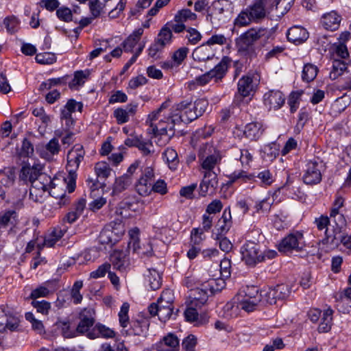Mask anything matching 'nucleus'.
<instances>
[{
    "instance_id": "1",
    "label": "nucleus",
    "mask_w": 351,
    "mask_h": 351,
    "mask_svg": "<svg viewBox=\"0 0 351 351\" xmlns=\"http://www.w3.org/2000/svg\"><path fill=\"white\" fill-rule=\"evenodd\" d=\"M293 0H255L243 10L234 20L235 27H243L252 23H259L266 17H280L291 7Z\"/></svg>"
},
{
    "instance_id": "2",
    "label": "nucleus",
    "mask_w": 351,
    "mask_h": 351,
    "mask_svg": "<svg viewBox=\"0 0 351 351\" xmlns=\"http://www.w3.org/2000/svg\"><path fill=\"white\" fill-rule=\"evenodd\" d=\"M169 102L165 101L160 107L153 111L148 115L146 121L149 125L147 132L152 134L157 138L156 143L159 146H164L169 143L171 138L174 135V126L177 123L174 121V116L172 112L165 116V110L169 107Z\"/></svg>"
},
{
    "instance_id": "3",
    "label": "nucleus",
    "mask_w": 351,
    "mask_h": 351,
    "mask_svg": "<svg viewBox=\"0 0 351 351\" xmlns=\"http://www.w3.org/2000/svg\"><path fill=\"white\" fill-rule=\"evenodd\" d=\"M271 36V30L266 27H251L236 38V47L239 52L251 54L254 52L255 45L258 40H268Z\"/></svg>"
},
{
    "instance_id": "4",
    "label": "nucleus",
    "mask_w": 351,
    "mask_h": 351,
    "mask_svg": "<svg viewBox=\"0 0 351 351\" xmlns=\"http://www.w3.org/2000/svg\"><path fill=\"white\" fill-rule=\"evenodd\" d=\"M56 180H52L50 176L43 173L31 182L32 186L29 189V197L36 202H40L44 199L47 193L55 198H62L64 196V192L58 193L56 190L57 184Z\"/></svg>"
},
{
    "instance_id": "5",
    "label": "nucleus",
    "mask_w": 351,
    "mask_h": 351,
    "mask_svg": "<svg viewBox=\"0 0 351 351\" xmlns=\"http://www.w3.org/2000/svg\"><path fill=\"white\" fill-rule=\"evenodd\" d=\"M85 151L82 145L77 144L67 154L66 170L68 176L64 178V181L66 184L69 193H72L75 189L77 178V171L80 163L83 161Z\"/></svg>"
},
{
    "instance_id": "6",
    "label": "nucleus",
    "mask_w": 351,
    "mask_h": 351,
    "mask_svg": "<svg viewBox=\"0 0 351 351\" xmlns=\"http://www.w3.org/2000/svg\"><path fill=\"white\" fill-rule=\"evenodd\" d=\"M171 291H162L157 303H152L148 308L152 315H158L161 322H165L170 318L173 313Z\"/></svg>"
},
{
    "instance_id": "7",
    "label": "nucleus",
    "mask_w": 351,
    "mask_h": 351,
    "mask_svg": "<svg viewBox=\"0 0 351 351\" xmlns=\"http://www.w3.org/2000/svg\"><path fill=\"white\" fill-rule=\"evenodd\" d=\"M262 294L254 287H247L241 291L238 295V301L241 309L250 313L255 311L261 301Z\"/></svg>"
},
{
    "instance_id": "8",
    "label": "nucleus",
    "mask_w": 351,
    "mask_h": 351,
    "mask_svg": "<svg viewBox=\"0 0 351 351\" xmlns=\"http://www.w3.org/2000/svg\"><path fill=\"white\" fill-rule=\"evenodd\" d=\"M304 234L302 231H293L283 238L278 244V249L281 252H289L293 250L301 252L305 247Z\"/></svg>"
},
{
    "instance_id": "9",
    "label": "nucleus",
    "mask_w": 351,
    "mask_h": 351,
    "mask_svg": "<svg viewBox=\"0 0 351 351\" xmlns=\"http://www.w3.org/2000/svg\"><path fill=\"white\" fill-rule=\"evenodd\" d=\"M323 169L322 162L318 158L308 160L304 170L303 182L308 185L319 184L322 179Z\"/></svg>"
},
{
    "instance_id": "10",
    "label": "nucleus",
    "mask_w": 351,
    "mask_h": 351,
    "mask_svg": "<svg viewBox=\"0 0 351 351\" xmlns=\"http://www.w3.org/2000/svg\"><path fill=\"white\" fill-rule=\"evenodd\" d=\"M172 113L174 121H176L177 123L180 122L189 123L199 117L193 109L192 102L188 101H183L175 105L173 107Z\"/></svg>"
},
{
    "instance_id": "11",
    "label": "nucleus",
    "mask_w": 351,
    "mask_h": 351,
    "mask_svg": "<svg viewBox=\"0 0 351 351\" xmlns=\"http://www.w3.org/2000/svg\"><path fill=\"white\" fill-rule=\"evenodd\" d=\"M124 232V228L122 224L110 223L102 229L98 239L101 244L113 245L121 239Z\"/></svg>"
},
{
    "instance_id": "12",
    "label": "nucleus",
    "mask_w": 351,
    "mask_h": 351,
    "mask_svg": "<svg viewBox=\"0 0 351 351\" xmlns=\"http://www.w3.org/2000/svg\"><path fill=\"white\" fill-rule=\"evenodd\" d=\"M241 252L242 260L247 265L254 266L256 263L265 261V256H263L259 245L253 241H247L241 247Z\"/></svg>"
},
{
    "instance_id": "13",
    "label": "nucleus",
    "mask_w": 351,
    "mask_h": 351,
    "mask_svg": "<svg viewBox=\"0 0 351 351\" xmlns=\"http://www.w3.org/2000/svg\"><path fill=\"white\" fill-rule=\"evenodd\" d=\"M130 239L128 243V248L132 250L134 253L140 255L150 256L153 254L152 247L149 243L144 245L143 247L140 246L139 230L137 228L131 229L128 232Z\"/></svg>"
},
{
    "instance_id": "14",
    "label": "nucleus",
    "mask_w": 351,
    "mask_h": 351,
    "mask_svg": "<svg viewBox=\"0 0 351 351\" xmlns=\"http://www.w3.org/2000/svg\"><path fill=\"white\" fill-rule=\"evenodd\" d=\"M218 186L217 173L213 171H204V178L199 185V194L205 197L215 193Z\"/></svg>"
},
{
    "instance_id": "15",
    "label": "nucleus",
    "mask_w": 351,
    "mask_h": 351,
    "mask_svg": "<svg viewBox=\"0 0 351 351\" xmlns=\"http://www.w3.org/2000/svg\"><path fill=\"white\" fill-rule=\"evenodd\" d=\"M95 312L91 308H85L80 313V322L76 328V332L79 334L89 332L88 330L95 323Z\"/></svg>"
},
{
    "instance_id": "16",
    "label": "nucleus",
    "mask_w": 351,
    "mask_h": 351,
    "mask_svg": "<svg viewBox=\"0 0 351 351\" xmlns=\"http://www.w3.org/2000/svg\"><path fill=\"white\" fill-rule=\"evenodd\" d=\"M285 101V97L280 90H271L263 96L264 104L269 110H278L284 105Z\"/></svg>"
},
{
    "instance_id": "17",
    "label": "nucleus",
    "mask_w": 351,
    "mask_h": 351,
    "mask_svg": "<svg viewBox=\"0 0 351 351\" xmlns=\"http://www.w3.org/2000/svg\"><path fill=\"white\" fill-rule=\"evenodd\" d=\"M43 167L40 164H34L32 166L25 165L20 171L19 179L25 182H32L37 179L42 173Z\"/></svg>"
},
{
    "instance_id": "18",
    "label": "nucleus",
    "mask_w": 351,
    "mask_h": 351,
    "mask_svg": "<svg viewBox=\"0 0 351 351\" xmlns=\"http://www.w3.org/2000/svg\"><path fill=\"white\" fill-rule=\"evenodd\" d=\"M156 351H179L180 341L177 336L169 333L156 345Z\"/></svg>"
},
{
    "instance_id": "19",
    "label": "nucleus",
    "mask_w": 351,
    "mask_h": 351,
    "mask_svg": "<svg viewBox=\"0 0 351 351\" xmlns=\"http://www.w3.org/2000/svg\"><path fill=\"white\" fill-rule=\"evenodd\" d=\"M287 36L290 42L295 45H300L308 39L309 34L304 27L294 25L288 29Z\"/></svg>"
},
{
    "instance_id": "20",
    "label": "nucleus",
    "mask_w": 351,
    "mask_h": 351,
    "mask_svg": "<svg viewBox=\"0 0 351 351\" xmlns=\"http://www.w3.org/2000/svg\"><path fill=\"white\" fill-rule=\"evenodd\" d=\"M215 55V49L206 43L196 47L193 51V58L195 61L204 62L211 60Z\"/></svg>"
},
{
    "instance_id": "21",
    "label": "nucleus",
    "mask_w": 351,
    "mask_h": 351,
    "mask_svg": "<svg viewBox=\"0 0 351 351\" xmlns=\"http://www.w3.org/2000/svg\"><path fill=\"white\" fill-rule=\"evenodd\" d=\"M110 261L114 269L125 271L129 265V259L125 252L114 250L110 256Z\"/></svg>"
},
{
    "instance_id": "22",
    "label": "nucleus",
    "mask_w": 351,
    "mask_h": 351,
    "mask_svg": "<svg viewBox=\"0 0 351 351\" xmlns=\"http://www.w3.org/2000/svg\"><path fill=\"white\" fill-rule=\"evenodd\" d=\"M18 222V214L14 210H7L0 213V228L12 229Z\"/></svg>"
},
{
    "instance_id": "23",
    "label": "nucleus",
    "mask_w": 351,
    "mask_h": 351,
    "mask_svg": "<svg viewBox=\"0 0 351 351\" xmlns=\"http://www.w3.org/2000/svg\"><path fill=\"white\" fill-rule=\"evenodd\" d=\"M115 336V332L101 324H97L91 331L87 333V337L89 339H95L99 337L106 339L113 338Z\"/></svg>"
},
{
    "instance_id": "24",
    "label": "nucleus",
    "mask_w": 351,
    "mask_h": 351,
    "mask_svg": "<svg viewBox=\"0 0 351 351\" xmlns=\"http://www.w3.org/2000/svg\"><path fill=\"white\" fill-rule=\"evenodd\" d=\"M19 327L18 317L8 315H0V332L16 331Z\"/></svg>"
},
{
    "instance_id": "25",
    "label": "nucleus",
    "mask_w": 351,
    "mask_h": 351,
    "mask_svg": "<svg viewBox=\"0 0 351 351\" xmlns=\"http://www.w3.org/2000/svg\"><path fill=\"white\" fill-rule=\"evenodd\" d=\"M238 94L236 95V99L239 97H246L254 90L252 77L248 75L243 76L239 79L238 84Z\"/></svg>"
},
{
    "instance_id": "26",
    "label": "nucleus",
    "mask_w": 351,
    "mask_h": 351,
    "mask_svg": "<svg viewBox=\"0 0 351 351\" xmlns=\"http://www.w3.org/2000/svg\"><path fill=\"white\" fill-rule=\"evenodd\" d=\"M341 19L336 12L332 11L322 16V23L326 29L335 31L339 28Z\"/></svg>"
},
{
    "instance_id": "27",
    "label": "nucleus",
    "mask_w": 351,
    "mask_h": 351,
    "mask_svg": "<svg viewBox=\"0 0 351 351\" xmlns=\"http://www.w3.org/2000/svg\"><path fill=\"white\" fill-rule=\"evenodd\" d=\"M231 226L230 210V208H226L216 226L217 236H223L226 234L229 231Z\"/></svg>"
},
{
    "instance_id": "28",
    "label": "nucleus",
    "mask_w": 351,
    "mask_h": 351,
    "mask_svg": "<svg viewBox=\"0 0 351 351\" xmlns=\"http://www.w3.org/2000/svg\"><path fill=\"white\" fill-rule=\"evenodd\" d=\"M230 62L231 60L229 57L224 56L213 69L208 71L212 79H215L216 81L221 80L226 75Z\"/></svg>"
},
{
    "instance_id": "29",
    "label": "nucleus",
    "mask_w": 351,
    "mask_h": 351,
    "mask_svg": "<svg viewBox=\"0 0 351 351\" xmlns=\"http://www.w3.org/2000/svg\"><path fill=\"white\" fill-rule=\"evenodd\" d=\"M230 62L231 60L229 57L224 56L213 69L208 71L212 79H215L216 81L221 80L226 75Z\"/></svg>"
},
{
    "instance_id": "30",
    "label": "nucleus",
    "mask_w": 351,
    "mask_h": 351,
    "mask_svg": "<svg viewBox=\"0 0 351 351\" xmlns=\"http://www.w3.org/2000/svg\"><path fill=\"white\" fill-rule=\"evenodd\" d=\"M264 128L260 122H252L245 126L243 134L246 138L256 141L263 134Z\"/></svg>"
},
{
    "instance_id": "31",
    "label": "nucleus",
    "mask_w": 351,
    "mask_h": 351,
    "mask_svg": "<svg viewBox=\"0 0 351 351\" xmlns=\"http://www.w3.org/2000/svg\"><path fill=\"white\" fill-rule=\"evenodd\" d=\"M209 295L210 294L208 290L203 287L201 289L197 288L193 289L190 295L191 305L201 306L207 302Z\"/></svg>"
},
{
    "instance_id": "32",
    "label": "nucleus",
    "mask_w": 351,
    "mask_h": 351,
    "mask_svg": "<svg viewBox=\"0 0 351 351\" xmlns=\"http://www.w3.org/2000/svg\"><path fill=\"white\" fill-rule=\"evenodd\" d=\"M184 317L187 322L194 323L195 326L204 324L208 321L206 315H199L197 310L193 306L186 308L184 311Z\"/></svg>"
},
{
    "instance_id": "33",
    "label": "nucleus",
    "mask_w": 351,
    "mask_h": 351,
    "mask_svg": "<svg viewBox=\"0 0 351 351\" xmlns=\"http://www.w3.org/2000/svg\"><path fill=\"white\" fill-rule=\"evenodd\" d=\"M132 182L131 177L128 174H124L117 178L113 184L112 195H117L128 189Z\"/></svg>"
},
{
    "instance_id": "34",
    "label": "nucleus",
    "mask_w": 351,
    "mask_h": 351,
    "mask_svg": "<svg viewBox=\"0 0 351 351\" xmlns=\"http://www.w3.org/2000/svg\"><path fill=\"white\" fill-rule=\"evenodd\" d=\"M143 34V29L138 28L135 30L128 38L123 43V47L125 52H132L134 47L139 42L141 36Z\"/></svg>"
},
{
    "instance_id": "35",
    "label": "nucleus",
    "mask_w": 351,
    "mask_h": 351,
    "mask_svg": "<svg viewBox=\"0 0 351 351\" xmlns=\"http://www.w3.org/2000/svg\"><path fill=\"white\" fill-rule=\"evenodd\" d=\"M225 278H210L202 285L208 290L210 295L221 291L226 287Z\"/></svg>"
},
{
    "instance_id": "36",
    "label": "nucleus",
    "mask_w": 351,
    "mask_h": 351,
    "mask_svg": "<svg viewBox=\"0 0 351 351\" xmlns=\"http://www.w3.org/2000/svg\"><path fill=\"white\" fill-rule=\"evenodd\" d=\"M168 25L167 23L160 29L155 39L156 42L164 47L171 44L173 38L171 29Z\"/></svg>"
},
{
    "instance_id": "37",
    "label": "nucleus",
    "mask_w": 351,
    "mask_h": 351,
    "mask_svg": "<svg viewBox=\"0 0 351 351\" xmlns=\"http://www.w3.org/2000/svg\"><path fill=\"white\" fill-rule=\"evenodd\" d=\"M332 313V309L328 308L322 313L321 322L318 326V331L319 332H327L331 329Z\"/></svg>"
},
{
    "instance_id": "38",
    "label": "nucleus",
    "mask_w": 351,
    "mask_h": 351,
    "mask_svg": "<svg viewBox=\"0 0 351 351\" xmlns=\"http://www.w3.org/2000/svg\"><path fill=\"white\" fill-rule=\"evenodd\" d=\"M146 279L152 290H157L161 287L162 277L160 274L156 269H149Z\"/></svg>"
},
{
    "instance_id": "39",
    "label": "nucleus",
    "mask_w": 351,
    "mask_h": 351,
    "mask_svg": "<svg viewBox=\"0 0 351 351\" xmlns=\"http://www.w3.org/2000/svg\"><path fill=\"white\" fill-rule=\"evenodd\" d=\"M89 76L88 71H77L74 73L73 79L69 83L70 88H77L82 86Z\"/></svg>"
},
{
    "instance_id": "40",
    "label": "nucleus",
    "mask_w": 351,
    "mask_h": 351,
    "mask_svg": "<svg viewBox=\"0 0 351 351\" xmlns=\"http://www.w3.org/2000/svg\"><path fill=\"white\" fill-rule=\"evenodd\" d=\"M163 157L171 170H176L177 169L179 160L178 154L175 149L171 147L167 148L163 153Z\"/></svg>"
},
{
    "instance_id": "41",
    "label": "nucleus",
    "mask_w": 351,
    "mask_h": 351,
    "mask_svg": "<svg viewBox=\"0 0 351 351\" xmlns=\"http://www.w3.org/2000/svg\"><path fill=\"white\" fill-rule=\"evenodd\" d=\"M241 308L239 303L234 302H227L223 307V316L227 319L237 317L240 313Z\"/></svg>"
},
{
    "instance_id": "42",
    "label": "nucleus",
    "mask_w": 351,
    "mask_h": 351,
    "mask_svg": "<svg viewBox=\"0 0 351 351\" xmlns=\"http://www.w3.org/2000/svg\"><path fill=\"white\" fill-rule=\"evenodd\" d=\"M66 232L65 230L60 228H55L52 232L45 239V245L51 247L54 246L58 241H59Z\"/></svg>"
},
{
    "instance_id": "43",
    "label": "nucleus",
    "mask_w": 351,
    "mask_h": 351,
    "mask_svg": "<svg viewBox=\"0 0 351 351\" xmlns=\"http://www.w3.org/2000/svg\"><path fill=\"white\" fill-rule=\"evenodd\" d=\"M110 0H90L89 1V10L93 18L99 17L103 12L104 8L107 5V3Z\"/></svg>"
},
{
    "instance_id": "44",
    "label": "nucleus",
    "mask_w": 351,
    "mask_h": 351,
    "mask_svg": "<svg viewBox=\"0 0 351 351\" xmlns=\"http://www.w3.org/2000/svg\"><path fill=\"white\" fill-rule=\"evenodd\" d=\"M347 69L346 64L341 60H334L332 64V70L330 72V78L332 80H336Z\"/></svg>"
},
{
    "instance_id": "45",
    "label": "nucleus",
    "mask_w": 351,
    "mask_h": 351,
    "mask_svg": "<svg viewBox=\"0 0 351 351\" xmlns=\"http://www.w3.org/2000/svg\"><path fill=\"white\" fill-rule=\"evenodd\" d=\"M201 162V166L205 171H213L217 164H218L221 160L220 154L214 155L210 157L206 156V158H199Z\"/></svg>"
},
{
    "instance_id": "46",
    "label": "nucleus",
    "mask_w": 351,
    "mask_h": 351,
    "mask_svg": "<svg viewBox=\"0 0 351 351\" xmlns=\"http://www.w3.org/2000/svg\"><path fill=\"white\" fill-rule=\"evenodd\" d=\"M112 171V169L106 162H98L95 165V172L97 178L106 179L110 176Z\"/></svg>"
},
{
    "instance_id": "47",
    "label": "nucleus",
    "mask_w": 351,
    "mask_h": 351,
    "mask_svg": "<svg viewBox=\"0 0 351 351\" xmlns=\"http://www.w3.org/2000/svg\"><path fill=\"white\" fill-rule=\"evenodd\" d=\"M152 182L139 178L135 184L136 192L141 196H148L152 192Z\"/></svg>"
},
{
    "instance_id": "48",
    "label": "nucleus",
    "mask_w": 351,
    "mask_h": 351,
    "mask_svg": "<svg viewBox=\"0 0 351 351\" xmlns=\"http://www.w3.org/2000/svg\"><path fill=\"white\" fill-rule=\"evenodd\" d=\"M318 69L316 66L312 64H306L304 66L302 77L307 82L313 81L317 76Z\"/></svg>"
},
{
    "instance_id": "49",
    "label": "nucleus",
    "mask_w": 351,
    "mask_h": 351,
    "mask_svg": "<svg viewBox=\"0 0 351 351\" xmlns=\"http://www.w3.org/2000/svg\"><path fill=\"white\" fill-rule=\"evenodd\" d=\"M329 219L330 226H335L336 230L339 232L346 225V220L341 213H330Z\"/></svg>"
},
{
    "instance_id": "50",
    "label": "nucleus",
    "mask_w": 351,
    "mask_h": 351,
    "mask_svg": "<svg viewBox=\"0 0 351 351\" xmlns=\"http://www.w3.org/2000/svg\"><path fill=\"white\" fill-rule=\"evenodd\" d=\"M49 283H45L33 289L29 296L30 298L34 300L38 298H44L48 296L52 292L49 287Z\"/></svg>"
},
{
    "instance_id": "51",
    "label": "nucleus",
    "mask_w": 351,
    "mask_h": 351,
    "mask_svg": "<svg viewBox=\"0 0 351 351\" xmlns=\"http://www.w3.org/2000/svg\"><path fill=\"white\" fill-rule=\"evenodd\" d=\"M197 19L196 14L192 12L189 9H184L180 10L176 14L174 20L176 22H186V21H193Z\"/></svg>"
},
{
    "instance_id": "52",
    "label": "nucleus",
    "mask_w": 351,
    "mask_h": 351,
    "mask_svg": "<svg viewBox=\"0 0 351 351\" xmlns=\"http://www.w3.org/2000/svg\"><path fill=\"white\" fill-rule=\"evenodd\" d=\"M272 204L273 200L271 198L267 197L257 202L254 206V208L258 213L266 214L270 210Z\"/></svg>"
},
{
    "instance_id": "53",
    "label": "nucleus",
    "mask_w": 351,
    "mask_h": 351,
    "mask_svg": "<svg viewBox=\"0 0 351 351\" xmlns=\"http://www.w3.org/2000/svg\"><path fill=\"white\" fill-rule=\"evenodd\" d=\"M130 309V304L128 302H124L119 313V322L120 326L123 328H126L129 323L130 319L128 316V312Z\"/></svg>"
},
{
    "instance_id": "54",
    "label": "nucleus",
    "mask_w": 351,
    "mask_h": 351,
    "mask_svg": "<svg viewBox=\"0 0 351 351\" xmlns=\"http://www.w3.org/2000/svg\"><path fill=\"white\" fill-rule=\"evenodd\" d=\"M219 152L210 143H205L200 147L198 154V158L210 157L214 155H218Z\"/></svg>"
},
{
    "instance_id": "55",
    "label": "nucleus",
    "mask_w": 351,
    "mask_h": 351,
    "mask_svg": "<svg viewBox=\"0 0 351 351\" xmlns=\"http://www.w3.org/2000/svg\"><path fill=\"white\" fill-rule=\"evenodd\" d=\"M302 93V91H295L290 94L288 99V104L291 113H294L298 110Z\"/></svg>"
},
{
    "instance_id": "56",
    "label": "nucleus",
    "mask_w": 351,
    "mask_h": 351,
    "mask_svg": "<svg viewBox=\"0 0 351 351\" xmlns=\"http://www.w3.org/2000/svg\"><path fill=\"white\" fill-rule=\"evenodd\" d=\"M3 23L8 32L13 34L16 32L19 28V21L14 16H8L4 19Z\"/></svg>"
},
{
    "instance_id": "57",
    "label": "nucleus",
    "mask_w": 351,
    "mask_h": 351,
    "mask_svg": "<svg viewBox=\"0 0 351 351\" xmlns=\"http://www.w3.org/2000/svg\"><path fill=\"white\" fill-rule=\"evenodd\" d=\"M32 305L36 309L37 312L43 315H47L51 308V304L45 300H36L32 302Z\"/></svg>"
},
{
    "instance_id": "58",
    "label": "nucleus",
    "mask_w": 351,
    "mask_h": 351,
    "mask_svg": "<svg viewBox=\"0 0 351 351\" xmlns=\"http://www.w3.org/2000/svg\"><path fill=\"white\" fill-rule=\"evenodd\" d=\"M197 338L193 335H189L182 342L183 351H195Z\"/></svg>"
},
{
    "instance_id": "59",
    "label": "nucleus",
    "mask_w": 351,
    "mask_h": 351,
    "mask_svg": "<svg viewBox=\"0 0 351 351\" xmlns=\"http://www.w3.org/2000/svg\"><path fill=\"white\" fill-rule=\"evenodd\" d=\"M38 63L42 64H51L56 62V56L51 53H40L36 56L35 58Z\"/></svg>"
},
{
    "instance_id": "60",
    "label": "nucleus",
    "mask_w": 351,
    "mask_h": 351,
    "mask_svg": "<svg viewBox=\"0 0 351 351\" xmlns=\"http://www.w3.org/2000/svg\"><path fill=\"white\" fill-rule=\"evenodd\" d=\"M34 154V146L32 143L27 138H24L20 151L21 157H31Z\"/></svg>"
},
{
    "instance_id": "61",
    "label": "nucleus",
    "mask_w": 351,
    "mask_h": 351,
    "mask_svg": "<svg viewBox=\"0 0 351 351\" xmlns=\"http://www.w3.org/2000/svg\"><path fill=\"white\" fill-rule=\"evenodd\" d=\"M274 290L276 293V297H277L278 300L287 298L291 293L289 287L285 284L278 285L276 287H274Z\"/></svg>"
},
{
    "instance_id": "62",
    "label": "nucleus",
    "mask_w": 351,
    "mask_h": 351,
    "mask_svg": "<svg viewBox=\"0 0 351 351\" xmlns=\"http://www.w3.org/2000/svg\"><path fill=\"white\" fill-rule=\"evenodd\" d=\"M192 106L197 116L200 117L206 110L208 106V102L205 99H198L194 103H192Z\"/></svg>"
},
{
    "instance_id": "63",
    "label": "nucleus",
    "mask_w": 351,
    "mask_h": 351,
    "mask_svg": "<svg viewBox=\"0 0 351 351\" xmlns=\"http://www.w3.org/2000/svg\"><path fill=\"white\" fill-rule=\"evenodd\" d=\"M114 117L118 124H123L129 121L130 117L123 108H118L113 112Z\"/></svg>"
},
{
    "instance_id": "64",
    "label": "nucleus",
    "mask_w": 351,
    "mask_h": 351,
    "mask_svg": "<svg viewBox=\"0 0 351 351\" xmlns=\"http://www.w3.org/2000/svg\"><path fill=\"white\" fill-rule=\"evenodd\" d=\"M56 15L58 18L64 22H69L72 21V12L66 7H61L56 10Z\"/></svg>"
}]
</instances>
